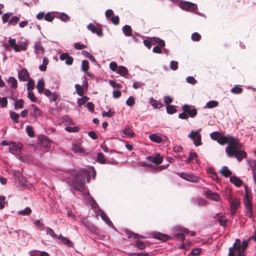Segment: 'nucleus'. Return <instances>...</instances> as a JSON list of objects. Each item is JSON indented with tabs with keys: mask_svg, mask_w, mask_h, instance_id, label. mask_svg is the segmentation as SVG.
<instances>
[{
	"mask_svg": "<svg viewBox=\"0 0 256 256\" xmlns=\"http://www.w3.org/2000/svg\"><path fill=\"white\" fill-rule=\"evenodd\" d=\"M150 103L152 104L154 108H160L163 106V104L159 100H154L152 98H151Z\"/></svg>",
	"mask_w": 256,
	"mask_h": 256,
	"instance_id": "nucleus-31",
	"label": "nucleus"
},
{
	"mask_svg": "<svg viewBox=\"0 0 256 256\" xmlns=\"http://www.w3.org/2000/svg\"><path fill=\"white\" fill-rule=\"evenodd\" d=\"M252 197L244 198V203L246 209V214L252 218L253 216Z\"/></svg>",
	"mask_w": 256,
	"mask_h": 256,
	"instance_id": "nucleus-5",
	"label": "nucleus"
},
{
	"mask_svg": "<svg viewBox=\"0 0 256 256\" xmlns=\"http://www.w3.org/2000/svg\"><path fill=\"white\" fill-rule=\"evenodd\" d=\"M122 31L126 36H130L132 34V27L128 24L124 25L122 28Z\"/></svg>",
	"mask_w": 256,
	"mask_h": 256,
	"instance_id": "nucleus-21",
	"label": "nucleus"
},
{
	"mask_svg": "<svg viewBox=\"0 0 256 256\" xmlns=\"http://www.w3.org/2000/svg\"><path fill=\"white\" fill-rule=\"evenodd\" d=\"M107 160L105 158L104 154L102 152H98L96 156V162L100 164H106Z\"/></svg>",
	"mask_w": 256,
	"mask_h": 256,
	"instance_id": "nucleus-30",
	"label": "nucleus"
},
{
	"mask_svg": "<svg viewBox=\"0 0 256 256\" xmlns=\"http://www.w3.org/2000/svg\"><path fill=\"white\" fill-rule=\"evenodd\" d=\"M89 68V62L86 60H84L82 63V70L84 72H86V70Z\"/></svg>",
	"mask_w": 256,
	"mask_h": 256,
	"instance_id": "nucleus-63",
	"label": "nucleus"
},
{
	"mask_svg": "<svg viewBox=\"0 0 256 256\" xmlns=\"http://www.w3.org/2000/svg\"><path fill=\"white\" fill-rule=\"evenodd\" d=\"M182 109L190 118H194L197 114L196 108L192 105L185 104L182 106Z\"/></svg>",
	"mask_w": 256,
	"mask_h": 256,
	"instance_id": "nucleus-9",
	"label": "nucleus"
},
{
	"mask_svg": "<svg viewBox=\"0 0 256 256\" xmlns=\"http://www.w3.org/2000/svg\"><path fill=\"white\" fill-rule=\"evenodd\" d=\"M36 88L38 93L42 94L44 90V82L42 79L38 80Z\"/></svg>",
	"mask_w": 256,
	"mask_h": 256,
	"instance_id": "nucleus-33",
	"label": "nucleus"
},
{
	"mask_svg": "<svg viewBox=\"0 0 256 256\" xmlns=\"http://www.w3.org/2000/svg\"><path fill=\"white\" fill-rule=\"evenodd\" d=\"M207 172L208 174H210V178L213 180L218 182V176L217 174L215 172H214V169L212 168H208V169Z\"/></svg>",
	"mask_w": 256,
	"mask_h": 256,
	"instance_id": "nucleus-37",
	"label": "nucleus"
},
{
	"mask_svg": "<svg viewBox=\"0 0 256 256\" xmlns=\"http://www.w3.org/2000/svg\"><path fill=\"white\" fill-rule=\"evenodd\" d=\"M244 194L243 195L244 198H248V197H252L251 190L248 187V186L246 184H244Z\"/></svg>",
	"mask_w": 256,
	"mask_h": 256,
	"instance_id": "nucleus-56",
	"label": "nucleus"
},
{
	"mask_svg": "<svg viewBox=\"0 0 256 256\" xmlns=\"http://www.w3.org/2000/svg\"><path fill=\"white\" fill-rule=\"evenodd\" d=\"M151 234L152 238L160 240L162 242H167L172 238V237L168 234L159 232H152Z\"/></svg>",
	"mask_w": 256,
	"mask_h": 256,
	"instance_id": "nucleus-7",
	"label": "nucleus"
},
{
	"mask_svg": "<svg viewBox=\"0 0 256 256\" xmlns=\"http://www.w3.org/2000/svg\"><path fill=\"white\" fill-rule=\"evenodd\" d=\"M243 145L238 140H235L234 142L229 143L226 148V152L228 157H234L238 161L241 162L247 156L246 152L242 149Z\"/></svg>",
	"mask_w": 256,
	"mask_h": 256,
	"instance_id": "nucleus-2",
	"label": "nucleus"
},
{
	"mask_svg": "<svg viewBox=\"0 0 256 256\" xmlns=\"http://www.w3.org/2000/svg\"><path fill=\"white\" fill-rule=\"evenodd\" d=\"M6 82L8 84H10V87L12 89H16L18 87V81L14 76H10L6 80Z\"/></svg>",
	"mask_w": 256,
	"mask_h": 256,
	"instance_id": "nucleus-23",
	"label": "nucleus"
},
{
	"mask_svg": "<svg viewBox=\"0 0 256 256\" xmlns=\"http://www.w3.org/2000/svg\"><path fill=\"white\" fill-rule=\"evenodd\" d=\"M235 140L237 139L236 138L233 136H232L230 134L224 136L222 134H221V136L219 138L217 142L220 144V145H224L226 144H228L229 143L231 142H234V140Z\"/></svg>",
	"mask_w": 256,
	"mask_h": 256,
	"instance_id": "nucleus-10",
	"label": "nucleus"
},
{
	"mask_svg": "<svg viewBox=\"0 0 256 256\" xmlns=\"http://www.w3.org/2000/svg\"><path fill=\"white\" fill-rule=\"evenodd\" d=\"M101 218L106 224L110 227L112 228L115 230H116V228L114 226L112 222L110 219V218L104 212H100V213L98 214Z\"/></svg>",
	"mask_w": 256,
	"mask_h": 256,
	"instance_id": "nucleus-16",
	"label": "nucleus"
},
{
	"mask_svg": "<svg viewBox=\"0 0 256 256\" xmlns=\"http://www.w3.org/2000/svg\"><path fill=\"white\" fill-rule=\"evenodd\" d=\"M82 54L86 58H88L92 62H94L95 64L98 65V66H100V65L96 60L95 58L93 55L90 54L88 52L83 50L82 51Z\"/></svg>",
	"mask_w": 256,
	"mask_h": 256,
	"instance_id": "nucleus-20",
	"label": "nucleus"
},
{
	"mask_svg": "<svg viewBox=\"0 0 256 256\" xmlns=\"http://www.w3.org/2000/svg\"><path fill=\"white\" fill-rule=\"evenodd\" d=\"M81 98L77 99V104L79 106L84 105L85 103L90 98L86 96H82Z\"/></svg>",
	"mask_w": 256,
	"mask_h": 256,
	"instance_id": "nucleus-42",
	"label": "nucleus"
},
{
	"mask_svg": "<svg viewBox=\"0 0 256 256\" xmlns=\"http://www.w3.org/2000/svg\"><path fill=\"white\" fill-rule=\"evenodd\" d=\"M32 212L31 208L27 206L25 208L24 210H20L18 214L20 216H28Z\"/></svg>",
	"mask_w": 256,
	"mask_h": 256,
	"instance_id": "nucleus-43",
	"label": "nucleus"
},
{
	"mask_svg": "<svg viewBox=\"0 0 256 256\" xmlns=\"http://www.w3.org/2000/svg\"><path fill=\"white\" fill-rule=\"evenodd\" d=\"M202 252V248H194L190 252L189 256H196L199 255Z\"/></svg>",
	"mask_w": 256,
	"mask_h": 256,
	"instance_id": "nucleus-55",
	"label": "nucleus"
},
{
	"mask_svg": "<svg viewBox=\"0 0 256 256\" xmlns=\"http://www.w3.org/2000/svg\"><path fill=\"white\" fill-rule=\"evenodd\" d=\"M19 20H20V18L18 16H13L12 17L10 18V20L8 22V26H10V25L15 26L18 23Z\"/></svg>",
	"mask_w": 256,
	"mask_h": 256,
	"instance_id": "nucleus-57",
	"label": "nucleus"
},
{
	"mask_svg": "<svg viewBox=\"0 0 256 256\" xmlns=\"http://www.w3.org/2000/svg\"><path fill=\"white\" fill-rule=\"evenodd\" d=\"M18 78L21 82H26L30 79L29 72L26 68H22L18 72Z\"/></svg>",
	"mask_w": 256,
	"mask_h": 256,
	"instance_id": "nucleus-11",
	"label": "nucleus"
},
{
	"mask_svg": "<svg viewBox=\"0 0 256 256\" xmlns=\"http://www.w3.org/2000/svg\"><path fill=\"white\" fill-rule=\"evenodd\" d=\"M154 164L156 165H158L161 164L163 161L164 158L161 156L159 153L156 154L154 156Z\"/></svg>",
	"mask_w": 256,
	"mask_h": 256,
	"instance_id": "nucleus-38",
	"label": "nucleus"
},
{
	"mask_svg": "<svg viewBox=\"0 0 256 256\" xmlns=\"http://www.w3.org/2000/svg\"><path fill=\"white\" fill-rule=\"evenodd\" d=\"M84 193H85L87 194L86 200L88 203L90 204L92 209H94V212L96 216H98V214L100 213V212L103 211L100 208L98 204L96 203L94 198L91 196H90L88 192H86L85 190Z\"/></svg>",
	"mask_w": 256,
	"mask_h": 256,
	"instance_id": "nucleus-4",
	"label": "nucleus"
},
{
	"mask_svg": "<svg viewBox=\"0 0 256 256\" xmlns=\"http://www.w3.org/2000/svg\"><path fill=\"white\" fill-rule=\"evenodd\" d=\"M28 42L27 40L19 41L16 44V46H14V50L16 52H20V51H24L27 49Z\"/></svg>",
	"mask_w": 256,
	"mask_h": 256,
	"instance_id": "nucleus-15",
	"label": "nucleus"
},
{
	"mask_svg": "<svg viewBox=\"0 0 256 256\" xmlns=\"http://www.w3.org/2000/svg\"><path fill=\"white\" fill-rule=\"evenodd\" d=\"M38 140L40 145L46 149L45 152H48L50 148V144L52 142V140L44 134H40L38 136Z\"/></svg>",
	"mask_w": 256,
	"mask_h": 256,
	"instance_id": "nucleus-6",
	"label": "nucleus"
},
{
	"mask_svg": "<svg viewBox=\"0 0 256 256\" xmlns=\"http://www.w3.org/2000/svg\"><path fill=\"white\" fill-rule=\"evenodd\" d=\"M74 87L76 89V92L79 96H83L84 93L86 92H84V89L81 85L79 84H76Z\"/></svg>",
	"mask_w": 256,
	"mask_h": 256,
	"instance_id": "nucleus-47",
	"label": "nucleus"
},
{
	"mask_svg": "<svg viewBox=\"0 0 256 256\" xmlns=\"http://www.w3.org/2000/svg\"><path fill=\"white\" fill-rule=\"evenodd\" d=\"M26 130L29 137L31 138L34 137V132L32 126H26Z\"/></svg>",
	"mask_w": 256,
	"mask_h": 256,
	"instance_id": "nucleus-51",
	"label": "nucleus"
},
{
	"mask_svg": "<svg viewBox=\"0 0 256 256\" xmlns=\"http://www.w3.org/2000/svg\"><path fill=\"white\" fill-rule=\"evenodd\" d=\"M10 118L13 120L14 123H18V118L20 114L14 112H10Z\"/></svg>",
	"mask_w": 256,
	"mask_h": 256,
	"instance_id": "nucleus-52",
	"label": "nucleus"
},
{
	"mask_svg": "<svg viewBox=\"0 0 256 256\" xmlns=\"http://www.w3.org/2000/svg\"><path fill=\"white\" fill-rule=\"evenodd\" d=\"M8 44L4 43L3 44V47L6 50L8 48L9 46L13 47L14 48V46H16V40L15 38H10L8 40Z\"/></svg>",
	"mask_w": 256,
	"mask_h": 256,
	"instance_id": "nucleus-32",
	"label": "nucleus"
},
{
	"mask_svg": "<svg viewBox=\"0 0 256 256\" xmlns=\"http://www.w3.org/2000/svg\"><path fill=\"white\" fill-rule=\"evenodd\" d=\"M23 144L20 142L11 141V145L8 148V152L15 156L22 154Z\"/></svg>",
	"mask_w": 256,
	"mask_h": 256,
	"instance_id": "nucleus-3",
	"label": "nucleus"
},
{
	"mask_svg": "<svg viewBox=\"0 0 256 256\" xmlns=\"http://www.w3.org/2000/svg\"><path fill=\"white\" fill-rule=\"evenodd\" d=\"M30 256H50L46 252L33 250L30 252Z\"/></svg>",
	"mask_w": 256,
	"mask_h": 256,
	"instance_id": "nucleus-28",
	"label": "nucleus"
},
{
	"mask_svg": "<svg viewBox=\"0 0 256 256\" xmlns=\"http://www.w3.org/2000/svg\"><path fill=\"white\" fill-rule=\"evenodd\" d=\"M241 202L240 200L234 198L233 200L230 202V209H234L237 210V209L240 206Z\"/></svg>",
	"mask_w": 256,
	"mask_h": 256,
	"instance_id": "nucleus-25",
	"label": "nucleus"
},
{
	"mask_svg": "<svg viewBox=\"0 0 256 256\" xmlns=\"http://www.w3.org/2000/svg\"><path fill=\"white\" fill-rule=\"evenodd\" d=\"M116 73L118 74L121 76H126L128 74V70L126 66H120L118 67Z\"/></svg>",
	"mask_w": 256,
	"mask_h": 256,
	"instance_id": "nucleus-22",
	"label": "nucleus"
},
{
	"mask_svg": "<svg viewBox=\"0 0 256 256\" xmlns=\"http://www.w3.org/2000/svg\"><path fill=\"white\" fill-rule=\"evenodd\" d=\"M186 234L184 232H176L174 234V237L176 239L181 240L182 242L186 238Z\"/></svg>",
	"mask_w": 256,
	"mask_h": 256,
	"instance_id": "nucleus-62",
	"label": "nucleus"
},
{
	"mask_svg": "<svg viewBox=\"0 0 256 256\" xmlns=\"http://www.w3.org/2000/svg\"><path fill=\"white\" fill-rule=\"evenodd\" d=\"M72 150L75 154L76 153H84V150L76 143H73L72 146Z\"/></svg>",
	"mask_w": 256,
	"mask_h": 256,
	"instance_id": "nucleus-27",
	"label": "nucleus"
},
{
	"mask_svg": "<svg viewBox=\"0 0 256 256\" xmlns=\"http://www.w3.org/2000/svg\"><path fill=\"white\" fill-rule=\"evenodd\" d=\"M64 130L68 132H78L80 130V128L78 126H66L64 128Z\"/></svg>",
	"mask_w": 256,
	"mask_h": 256,
	"instance_id": "nucleus-53",
	"label": "nucleus"
},
{
	"mask_svg": "<svg viewBox=\"0 0 256 256\" xmlns=\"http://www.w3.org/2000/svg\"><path fill=\"white\" fill-rule=\"evenodd\" d=\"M55 16H54V14H52V12H48L46 14H44V20L48 22H52Z\"/></svg>",
	"mask_w": 256,
	"mask_h": 256,
	"instance_id": "nucleus-60",
	"label": "nucleus"
},
{
	"mask_svg": "<svg viewBox=\"0 0 256 256\" xmlns=\"http://www.w3.org/2000/svg\"><path fill=\"white\" fill-rule=\"evenodd\" d=\"M248 164L250 168L252 173L256 172V160H248Z\"/></svg>",
	"mask_w": 256,
	"mask_h": 256,
	"instance_id": "nucleus-61",
	"label": "nucleus"
},
{
	"mask_svg": "<svg viewBox=\"0 0 256 256\" xmlns=\"http://www.w3.org/2000/svg\"><path fill=\"white\" fill-rule=\"evenodd\" d=\"M134 246L140 250H143L146 248V245L144 243L140 240H136Z\"/></svg>",
	"mask_w": 256,
	"mask_h": 256,
	"instance_id": "nucleus-58",
	"label": "nucleus"
},
{
	"mask_svg": "<svg viewBox=\"0 0 256 256\" xmlns=\"http://www.w3.org/2000/svg\"><path fill=\"white\" fill-rule=\"evenodd\" d=\"M251 240L249 238L246 239H244L242 242H241V246L242 250L246 252L247 248L250 245V242Z\"/></svg>",
	"mask_w": 256,
	"mask_h": 256,
	"instance_id": "nucleus-40",
	"label": "nucleus"
},
{
	"mask_svg": "<svg viewBox=\"0 0 256 256\" xmlns=\"http://www.w3.org/2000/svg\"><path fill=\"white\" fill-rule=\"evenodd\" d=\"M34 50L36 54L40 52H44V48L41 46L40 42H36L34 44Z\"/></svg>",
	"mask_w": 256,
	"mask_h": 256,
	"instance_id": "nucleus-49",
	"label": "nucleus"
},
{
	"mask_svg": "<svg viewBox=\"0 0 256 256\" xmlns=\"http://www.w3.org/2000/svg\"><path fill=\"white\" fill-rule=\"evenodd\" d=\"M201 38V35L197 32H194L192 34L191 39L193 42H199Z\"/></svg>",
	"mask_w": 256,
	"mask_h": 256,
	"instance_id": "nucleus-54",
	"label": "nucleus"
},
{
	"mask_svg": "<svg viewBox=\"0 0 256 256\" xmlns=\"http://www.w3.org/2000/svg\"><path fill=\"white\" fill-rule=\"evenodd\" d=\"M230 182L233 184L236 187H240L243 184V181L240 178L232 176L230 178Z\"/></svg>",
	"mask_w": 256,
	"mask_h": 256,
	"instance_id": "nucleus-17",
	"label": "nucleus"
},
{
	"mask_svg": "<svg viewBox=\"0 0 256 256\" xmlns=\"http://www.w3.org/2000/svg\"><path fill=\"white\" fill-rule=\"evenodd\" d=\"M217 221L218 222L220 226H222L223 228H225L228 220L226 218V216L224 215H222L218 219Z\"/></svg>",
	"mask_w": 256,
	"mask_h": 256,
	"instance_id": "nucleus-41",
	"label": "nucleus"
},
{
	"mask_svg": "<svg viewBox=\"0 0 256 256\" xmlns=\"http://www.w3.org/2000/svg\"><path fill=\"white\" fill-rule=\"evenodd\" d=\"M69 173L72 178L68 182V184L70 186L68 190L74 196H76V194L74 190L82 192H84L85 191L84 185L86 183V178L87 182H88L90 180V174H92L93 179H95L96 174V170L93 166H90L86 169L81 168L78 172L74 169H70Z\"/></svg>",
	"mask_w": 256,
	"mask_h": 256,
	"instance_id": "nucleus-1",
	"label": "nucleus"
},
{
	"mask_svg": "<svg viewBox=\"0 0 256 256\" xmlns=\"http://www.w3.org/2000/svg\"><path fill=\"white\" fill-rule=\"evenodd\" d=\"M56 18L60 19L62 22H67L70 20V18L66 13L58 12H52Z\"/></svg>",
	"mask_w": 256,
	"mask_h": 256,
	"instance_id": "nucleus-12",
	"label": "nucleus"
},
{
	"mask_svg": "<svg viewBox=\"0 0 256 256\" xmlns=\"http://www.w3.org/2000/svg\"><path fill=\"white\" fill-rule=\"evenodd\" d=\"M221 132L218 131L213 132L210 134V137L212 140L218 142L221 136Z\"/></svg>",
	"mask_w": 256,
	"mask_h": 256,
	"instance_id": "nucleus-50",
	"label": "nucleus"
},
{
	"mask_svg": "<svg viewBox=\"0 0 256 256\" xmlns=\"http://www.w3.org/2000/svg\"><path fill=\"white\" fill-rule=\"evenodd\" d=\"M46 234L50 235L54 238H58V236H57L54 230L50 227L46 228Z\"/></svg>",
	"mask_w": 256,
	"mask_h": 256,
	"instance_id": "nucleus-59",
	"label": "nucleus"
},
{
	"mask_svg": "<svg viewBox=\"0 0 256 256\" xmlns=\"http://www.w3.org/2000/svg\"><path fill=\"white\" fill-rule=\"evenodd\" d=\"M150 140L156 143H160L166 142L168 138L160 133H154L150 134L149 136Z\"/></svg>",
	"mask_w": 256,
	"mask_h": 256,
	"instance_id": "nucleus-8",
	"label": "nucleus"
},
{
	"mask_svg": "<svg viewBox=\"0 0 256 256\" xmlns=\"http://www.w3.org/2000/svg\"><path fill=\"white\" fill-rule=\"evenodd\" d=\"M87 28L92 34H96L98 36L102 37L103 36L102 28L96 27L92 23H90L87 26Z\"/></svg>",
	"mask_w": 256,
	"mask_h": 256,
	"instance_id": "nucleus-13",
	"label": "nucleus"
},
{
	"mask_svg": "<svg viewBox=\"0 0 256 256\" xmlns=\"http://www.w3.org/2000/svg\"><path fill=\"white\" fill-rule=\"evenodd\" d=\"M186 178V180L187 181H189L192 182H198V177L194 174H187Z\"/></svg>",
	"mask_w": 256,
	"mask_h": 256,
	"instance_id": "nucleus-48",
	"label": "nucleus"
},
{
	"mask_svg": "<svg viewBox=\"0 0 256 256\" xmlns=\"http://www.w3.org/2000/svg\"><path fill=\"white\" fill-rule=\"evenodd\" d=\"M122 132L126 136L129 138H132L135 135L134 132H132L129 126H126L123 130Z\"/></svg>",
	"mask_w": 256,
	"mask_h": 256,
	"instance_id": "nucleus-29",
	"label": "nucleus"
},
{
	"mask_svg": "<svg viewBox=\"0 0 256 256\" xmlns=\"http://www.w3.org/2000/svg\"><path fill=\"white\" fill-rule=\"evenodd\" d=\"M172 230L178 232H184L186 234H188L190 232L188 228H184L180 225L176 226L173 228Z\"/></svg>",
	"mask_w": 256,
	"mask_h": 256,
	"instance_id": "nucleus-34",
	"label": "nucleus"
},
{
	"mask_svg": "<svg viewBox=\"0 0 256 256\" xmlns=\"http://www.w3.org/2000/svg\"><path fill=\"white\" fill-rule=\"evenodd\" d=\"M219 172L223 176L227 178L232 176V172L228 168L227 166H223Z\"/></svg>",
	"mask_w": 256,
	"mask_h": 256,
	"instance_id": "nucleus-19",
	"label": "nucleus"
},
{
	"mask_svg": "<svg viewBox=\"0 0 256 256\" xmlns=\"http://www.w3.org/2000/svg\"><path fill=\"white\" fill-rule=\"evenodd\" d=\"M31 107L34 110V112L31 113V116L36 119L38 118L40 116L42 112L34 104H32Z\"/></svg>",
	"mask_w": 256,
	"mask_h": 256,
	"instance_id": "nucleus-24",
	"label": "nucleus"
},
{
	"mask_svg": "<svg viewBox=\"0 0 256 256\" xmlns=\"http://www.w3.org/2000/svg\"><path fill=\"white\" fill-rule=\"evenodd\" d=\"M128 256H150L148 252H129Z\"/></svg>",
	"mask_w": 256,
	"mask_h": 256,
	"instance_id": "nucleus-64",
	"label": "nucleus"
},
{
	"mask_svg": "<svg viewBox=\"0 0 256 256\" xmlns=\"http://www.w3.org/2000/svg\"><path fill=\"white\" fill-rule=\"evenodd\" d=\"M230 248H232L235 252L236 250H240L242 248L241 246V240L239 238H236L235 242L233 244L232 246Z\"/></svg>",
	"mask_w": 256,
	"mask_h": 256,
	"instance_id": "nucleus-36",
	"label": "nucleus"
},
{
	"mask_svg": "<svg viewBox=\"0 0 256 256\" xmlns=\"http://www.w3.org/2000/svg\"><path fill=\"white\" fill-rule=\"evenodd\" d=\"M246 252L244 250H235L232 248H229L228 256H246Z\"/></svg>",
	"mask_w": 256,
	"mask_h": 256,
	"instance_id": "nucleus-18",
	"label": "nucleus"
},
{
	"mask_svg": "<svg viewBox=\"0 0 256 256\" xmlns=\"http://www.w3.org/2000/svg\"><path fill=\"white\" fill-rule=\"evenodd\" d=\"M62 122L64 125L66 126L72 124L74 123L72 120L68 115L63 116Z\"/></svg>",
	"mask_w": 256,
	"mask_h": 256,
	"instance_id": "nucleus-46",
	"label": "nucleus"
},
{
	"mask_svg": "<svg viewBox=\"0 0 256 256\" xmlns=\"http://www.w3.org/2000/svg\"><path fill=\"white\" fill-rule=\"evenodd\" d=\"M205 196L207 198H210L216 202H218L220 200V195L218 193L214 192L210 190H208L206 191Z\"/></svg>",
	"mask_w": 256,
	"mask_h": 256,
	"instance_id": "nucleus-14",
	"label": "nucleus"
},
{
	"mask_svg": "<svg viewBox=\"0 0 256 256\" xmlns=\"http://www.w3.org/2000/svg\"><path fill=\"white\" fill-rule=\"evenodd\" d=\"M57 238L60 240L63 243H64L66 244H67L69 246L74 248V242L69 239H68V238L62 236V234L58 236V238Z\"/></svg>",
	"mask_w": 256,
	"mask_h": 256,
	"instance_id": "nucleus-26",
	"label": "nucleus"
},
{
	"mask_svg": "<svg viewBox=\"0 0 256 256\" xmlns=\"http://www.w3.org/2000/svg\"><path fill=\"white\" fill-rule=\"evenodd\" d=\"M166 111L168 114H172L176 113L177 111L176 106L170 104L166 107Z\"/></svg>",
	"mask_w": 256,
	"mask_h": 256,
	"instance_id": "nucleus-44",
	"label": "nucleus"
},
{
	"mask_svg": "<svg viewBox=\"0 0 256 256\" xmlns=\"http://www.w3.org/2000/svg\"><path fill=\"white\" fill-rule=\"evenodd\" d=\"M243 88L238 84H236L231 88L230 92L234 94H238L242 93Z\"/></svg>",
	"mask_w": 256,
	"mask_h": 256,
	"instance_id": "nucleus-35",
	"label": "nucleus"
},
{
	"mask_svg": "<svg viewBox=\"0 0 256 256\" xmlns=\"http://www.w3.org/2000/svg\"><path fill=\"white\" fill-rule=\"evenodd\" d=\"M218 106V102L216 100H212L208 102L206 105L204 106V108H212Z\"/></svg>",
	"mask_w": 256,
	"mask_h": 256,
	"instance_id": "nucleus-39",
	"label": "nucleus"
},
{
	"mask_svg": "<svg viewBox=\"0 0 256 256\" xmlns=\"http://www.w3.org/2000/svg\"><path fill=\"white\" fill-rule=\"evenodd\" d=\"M16 102L14 104V108L17 110L18 108H22L24 107V101L22 99L20 98L15 100Z\"/></svg>",
	"mask_w": 256,
	"mask_h": 256,
	"instance_id": "nucleus-45",
	"label": "nucleus"
}]
</instances>
